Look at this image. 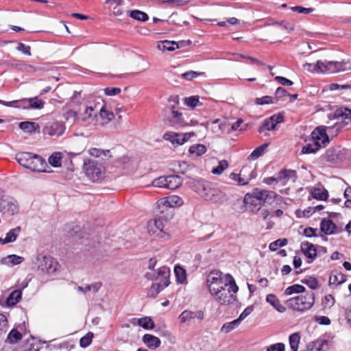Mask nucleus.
Here are the masks:
<instances>
[{"mask_svg":"<svg viewBox=\"0 0 351 351\" xmlns=\"http://www.w3.org/2000/svg\"><path fill=\"white\" fill-rule=\"evenodd\" d=\"M191 187L201 197L207 202L220 204L225 199V194L214 184L202 178L194 180Z\"/></svg>","mask_w":351,"mask_h":351,"instance_id":"obj_1","label":"nucleus"},{"mask_svg":"<svg viewBox=\"0 0 351 351\" xmlns=\"http://www.w3.org/2000/svg\"><path fill=\"white\" fill-rule=\"evenodd\" d=\"M16 160L23 167L33 171H45L47 163L40 156L31 152H20L16 154Z\"/></svg>","mask_w":351,"mask_h":351,"instance_id":"obj_2","label":"nucleus"},{"mask_svg":"<svg viewBox=\"0 0 351 351\" xmlns=\"http://www.w3.org/2000/svg\"><path fill=\"white\" fill-rule=\"evenodd\" d=\"M227 278L230 279L229 282L212 295L220 305H229L237 299L236 293L239 290L238 286L230 274H228Z\"/></svg>","mask_w":351,"mask_h":351,"instance_id":"obj_3","label":"nucleus"},{"mask_svg":"<svg viewBox=\"0 0 351 351\" xmlns=\"http://www.w3.org/2000/svg\"><path fill=\"white\" fill-rule=\"evenodd\" d=\"M315 304V293L307 291L286 300L285 304L293 311L304 313L310 310Z\"/></svg>","mask_w":351,"mask_h":351,"instance_id":"obj_4","label":"nucleus"},{"mask_svg":"<svg viewBox=\"0 0 351 351\" xmlns=\"http://www.w3.org/2000/svg\"><path fill=\"white\" fill-rule=\"evenodd\" d=\"M33 263L38 271L49 276L55 275L60 268V265L55 258L43 254H38Z\"/></svg>","mask_w":351,"mask_h":351,"instance_id":"obj_5","label":"nucleus"},{"mask_svg":"<svg viewBox=\"0 0 351 351\" xmlns=\"http://www.w3.org/2000/svg\"><path fill=\"white\" fill-rule=\"evenodd\" d=\"M79 109L78 121L97 125L99 122L98 110L100 102L88 101L81 104Z\"/></svg>","mask_w":351,"mask_h":351,"instance_id":"obj_6","label":"nucleus"},{"mask_svg":"<svg viewBox=\"0 0 351 351\" xmlns=\"http://www.w3.org/2000/svg\"><path fill=\"white\" fill-rule=\"evenodd\" d=\"M278 197V195L274 191L256 189L251 195H245L244 201L246 203L254 204V201L256 200L258 201V204L261 205L264 204H271Z\"/></svg>","mask_w":351,"mask_h":351,"instance_id":"obj_7","label":"nucleus"},{"mask_svg":"<svg viewBox=\"0 0 351 351\" xmlns=\"http://www.w3.org/2000/svg\"><path fill=\"white\" fill-rule=\"evenodd\" d=\"M230 279L227 278V274L223 278L222 272L219 271H212L206 277V286L211 295L217 293L220 289L225 287Z\"/></svg>","mask_w":351,"mask_h":351,"instance_id":"obj_8","label":"nucleus"},{"mask_svg":"<svg viewBox=\"0 0 351 351\" xmlns=\"http://www.w3.org/2000/svg\"><path fill=\"white\" fill-rule=\"evenodd\" d=\"M83 170L86 176L93 182L101 180L104 177V168L93 160H84Z\"/></svg>","mask_w":351,"mask_h":351,"instance_id":"obj_9","label":"nucleus"},{"mask_svg":"<svg viewBox=\"0 0 351 351\" xmlns=\"http://www.w3.org/2000/svg\"><path fill=\"white\" fill-rule=\"evenodd\" d=\"M170 269L168 267H160L157 271L147 272L145 278L149 280H157L160 284H167V287L170 284Z\"/></svg>","mask_w":351,"mask_h":351,"instance_id":"obj_10","label":"nucleus"},{"mask_svg":"<svg viewBox=\"0 0 351 351\" xmlns=\"http://www.w3.org/2000/svg\"><path fill=\"white\" fill-rule=\"evenodd\" d=\"M79 97H80V93L76 91L74 92L71 101L64 108V112L63 116L66 120L78 121L79 110H76L75 107L78 106Z\"/></svg>","mask_w":351,"mask_h":351,"instance_id":"obj_11","label":"nucleus"},{"mask_svg":"<svg viewBox=\"0 0 351 351\" xmlns=\"http://www.w3.org/2000/svg\"><path fill=\"white\" fill-rule=\"evenodd\" d=\"M324 73H335L351 70V63L346 61H323Z\"/></svg>","mask_w":351,"mask_h":351,"instance_id":"obj_12","label":"nucleus"},{"mask_svg":"<svg viewBox=\"0 0 351 351\" xmlns=\"http://www.w3.org/2000/svg\"><path fill=\"white\" fill-rule=\"evenodd\" d=\"M195 135V133L193 132L185 133L169 132L164 134L163 138L170 141L174 145H182Z\"/></svg>","mask_w":351,"mask_h":351,"instance_id":"obj_13","label":"nucleus"},{"mask_svg":"<svg viewBox=\"0 0 351 351\" xmlns=\"http://www.w3.org/2000/svg\"><path fill=\"white\" fill-rule=\"evenodd\" d=\"M326 128H327L324 126L317 127L311 133L312 141L320 147L322 146H326V145L329 143Z\"/></svg>","mask_w":351,"mask_h":351,"instance_id":"obj_14","label":"nucleus"},{"mask_svg":"<svg viewBox=\"0 0 351 351\" xmlns=\"http://www.w3.org/2000/svg\"><path fill=\"white\" fill-rule=\"evenodd\" d=\"M65 130L64 124L61 122L55 121L48 123L43 128V132L50 136H59L62 135Z\"/></svg>","mask_w":351,"mask_h":351,"instance_id":"obj_15","label":"nucleus"},{"mask_svg":"<svg viewBox=\"0 0 351 351\" xmlns=\"http://www.w3.org/2000/svg\"><path fill=\"white\" fill-rule=\"evenodd\" d=\"M183 204L184 201L181 197L177 195H171L160 199L158 202L157 206L159 208H160V206H162L166 211H168L169 208L176 206H180Z\"/></svg>","mask_w":351,"mask_h":351,"instance_id":"obj_16","label":"nucleus"},{"mask_svg":"<svg viewBox=\"0 0 351 351\" xmlns=\"http://www.w3.org/2000/svg\"><path fill=\"white\" fill-rule=\"evenodd\" d=\"M163 228V221L160 218L150 220L147 223L148 232L152 235L163 237L165 234Z\"/></svg>","mask_w":351,"mask_h":351,"instance_id":"obj_17","label":"nucleus"},{"mask_svg":"<svg viewBox=\"0 0 351 351\" xmlns=\"http://www.w3.org/2000/svg\"><path fill=\"white\" fill-rule=\"evenodd\" d=\"M256 176L255 169H252L250 167H244L241 169L239 178H238V184L240 186L247 185L250 181Z\"/></svg>","mask_w":351,"mask_h":351,"instance_id":"obj_18","label":"nucleus"},{"mask_svg":"<svg viewBox=\"0 0 351 351\" xmlns=\"http://www.w3.org/2000/svg\"><path fill=\"white\" fill-rule=\"evenodd\" d=\"M178 318L182 324L189 322L194 319L202 320L204 318V313L202 310L195 311L185 310L182 312Z\"/></svg>","mask_w":351,"mask_h":351,"instance_id":"obj_19","label":"nucleus"},{"mask_svg":"<svg viewBox=\"0 0 351 351\" xmlns=\"http://www.w3.org/2000/svg\"><path fill=\"white\" fill-rule=\"evenodd\" d=\"M1 211L3 214L12 216L18 213L19 206L14 199H4L1 203Z\"/></svg>","mask_w":351,"mask_h":351,"instance_id":"obj_20","label":"nucleus"},{"mask_svg":"<svg viewBox=\"0 0 351 351\" xmlns=\"http://www.w3.org/2000/svg\"><path fill=\"white\" fill-rule=\"evenodd\" d=\"M98 119L99 122L97 124L105 125L112 121L114 118V113L106 109L103 103H100L98 110Z\"/></svg>","mask_w":351,"mask_h":351,"instance_id":"obj_21","label":"nucleus"},{"mask_svg":"<svg viewBox=\"0 0 351 351\" xmlns=\"http://www.w3.org/2000/svg\"><path fill=\"white\" fill-rule=\"evenodd\" d=\"M321 231L326 235L335 234L340 231L337 230V226L330 219H323L320 223Z\"/></svg>","mask_w":351,"mask_h":351,"instance_id":"obj_22","label":"nucleus"},{"mask_svg":"<svg viewBox=\"0 0 351 351\" xmlns=\"http://www.w3.org/2000/svg\"><path fill=\"white\" fill-rule=\"evenodd\" d=\"M184 43L185 41L184 40L180 41V43L167 40H162L160 41L158 44V49L161 51H173L176 49L184 46Z\"/></svg>","mask_w":351,"mask_h":351,"instance_id":"obj_23","label":"nucleus"},{"mask_svg":"<svg viewBox=\"0 0 351 351\" xmlns=\"http://www.w3.org/2000/svg\"><path fill=\"white\" fill-rule=\"evenodd\" d=\"M300 248L304 254L311 259L309 263L312 262L317 257V250L313 244L308 241L301 243Z\"/></svg>","mask_w":351,"mask_h":351,"instance_id":"obj_24","label":"nucleus"},{"mask_svg":"<svg viewBox=\"0 0 351 351\" xmlns=\"http://www.w3.org/2000/svg\"><path fill=\"white\" fill-rule=\"evenodd\" d=\"M346 280V276L337 270L332 271L328 280L330 287L338 286L344 283Z\"/></svg>","mask_w":351,"mask_h":351,"instance_id":"obj_25","label":"nucleus"},{"mask_svg":"<svg viewBox=\"0 0 351 351\" xmlns=\"http://www.w3.org/2000/svg\"><path fill=\"white\" fill-rule=\"evenodd\" d=\"M24 258L16 254L8 255L0 260L1 264L12 267L23 263Z\"/></svg>","mask_w":351,"mask_h":351,"instance_id":"obj_26","label":"nucleus"},{"mask_svg":"<svg viewBox=\"0 0 351 351\" xmlns=\"http://www.w3.org/2000/svg\"><path fill=\"white\" fill-rule=\"evenodd\" d=\"M266 302L271 304L279 313H284L286 311L285 306L281 304L279 299L276 295L270 293L266 296Z\"/></svg>","mask_w":351,"mask_h":351,"instance_id":"obj_27","label":"nucleus"},{"mask_svg":"<svg viewBox=\"0 0 351 351\" xmlns=\"http://www.w3.org/2000/svg\"><path fill=\"white\" fill-rule=\"evenodd\" d=\"M143 342L151 349H156L160 346V340L152 335L145 334L142 338Z\"/></svg>","mask_w":351,"mask_h":351,"instance_id":"obj_28","label":"nucleus"},{"mask_svg":"<svg viewBox=\"0 0 351 351\" xmlns=\"http://www.w3.org/2000/svg\"><path fill=\"white\" fill-rule=\"evenodd\" d=\"M182 184V179L178 175H170L167 176V189L175 190L179 188Z\"/></svg>","mask_w":351,"mask_h":351,"instance_id":"obj_29","label":"nucleus"},{"mask_svg":"<svg viewBox=\"0 0 351 351\" xmlns=\"http://www.w3.org/2000/svg\"><path fill=\"white\" fill-rule=\"evenodd\" d=\"M21 228L20 226L16 227L15 228L11 229L7 234L4 239L0 238V243L2 244H5L8 243H12L16 241L17 237L19 236Z\"/></svg>","mask_w":351,"mask_h":351,"instance_id":"obj_30","label":"nucleus"},{"mask_svg":"<svg viewBox=\"0 0 351 351\" xmlns=\"http://www.w3.org/2000/svg\"><path fill=\"white\" fill-rule=\"evenodd\" d=\"M323 61L318 60L315 64L305 63L303 64V69L311 73H324Z\"/></svg>","mask_w":351,"mask_h":351,"instance_id":"obj_31","label":"nucleus"},{"mask_svg":"<svg viewBox=\"0 0 351 351\" xmlns=\"http://www.w3.org/2000/svg\"><path fill=\"white\" fill-rule=\"evenodd\" d=\"M326 341H312L308 343L306 351H326Z\"/></svg>","mask_w":351,"mask_h":351,"instance_id":"obj_32","label":"nucleus"},{"mask_svg":"<svg viewBox=\"0 0 351 351\" xmlns=\"http://www.w3.org/2000/svg\"><path fill=\"white\" fill-rule=\"evenodd\" d=\"M132 323H136L146 330L153 329L154 327V323L153 320L149 317H145L139 319H134Z\"/></svg>","mask_w":351,"mask_h":351,"instance_id":"obj_33","label":"nucleus"},{"mask_svg":"<svg viewBox=\"0 0 351 351\" xmlns=\"http://www.w3.org/2000/svg\"><path fill=\"white\" fill-rule=\"evenodd\" d=\"M206 150V147L203 144H195L189 147V153L191 156L198 157L204 154Z\"/></svg>","mask_w":351,"mask_h":351,"instance_id":"obj_34","label":"nucleus"},{"mask_svg":"<svg viewBox=\"0 0 351 351\" xmlns=\"http://www.w3.org/2000/svg\"><path fill=\"white\" fill-rule=\"evenodd\" d=\"M19 128L26 133H33L39 126L35 122L23 121L19 123Z\"/></svg>","mask_w":351,"mask_h":351,"instance_id":"obj_35","label":"nucleus"},{"mask_svg":"<svg viewBox=\"0 0 351 351\" xmlns=\"http://www.w3.org/2000/svg\"><path fill=\"white\" fill-rule=\"evenodd\" d=\"M174 273L178 283L184 284L186 282V270L182 267L176 265L174 267Z\"/></svg>","mask_w":351,"mask_h":351,"instance_id":"obj_36","label":"nucleus"},{"mask_svg":"<svg viewBox=\"0 0 351 351\" xmlns=\"http://www.w3.org/2000/svg\"><path fill=\"white\" fill-rule=\"evenodd\" d=\"M22 292L19 289L13 291L7 298V304L8 306H14L17 304L21 299Z\"/></svg>","mask_w":351,"mask_h":351,"instance_id":"obj_37","label":"nucleus"},{"mask_svg":"<svg viewBox=\"0 0 351 351\" xmlns=\"http://www.w3.org/2000/svg\"><path fill=\"white\" fill-rule=\"evenodd\" d=\"M335 119H351V110L347 108H339L334 112Z\"/></svg>","mask_w":351,"mask_h":351,"instance_id":"obj_38","label":"nucleus"},{"mask_svg":"<svg viewBox=\"0 0 351 351\" xmlns=\"http://www.w3.org/2000/svg\"><path fill=\"white\" fill-rule=\"evenodd\" d=\"M305 287L302 285L295 284L293 285L288 287L284 292V294L286 295H291L294 293H301L303 294L305 292Z\"/></svg>","mask_w":351,"mask_h":351,"instance_id":"obj_39","label":"nucleus"},{"mask_svg":"<svg viewBox=\"0 0 351 351\" xmlns=\"http://www.w3.org/2000/svg\"><path fill=\"white\" fill-rule=\"evenodd\" d=\"M280 25V26L282 27L285 29H286L288 32H291L294 30V26L285 21L278 22V21H276L274 19H269L266 21L265 25Z\"/></svg>","mask_w":351,"mask_h":351,"instance_id":"obj_40","label":"nucleus"},{"mask_svg":"<svg viewBox=\"0 0 351 351\" xmlns=\"http://www.w3.org/2000/svg\"><path fill=\"white\" fill-rule=\"evenodd\" d=\"M165 287H167V284H160L159 282L153 284L149 288L147 294L151 298H156Z\"/></svg>","mask_w":351,"mask_h":351,"instance_id":"obj_41","label":"nucleus"},{"mask_svg":"<svg viewBox=\"0 0 351 351\" xmlns=\"http://www.w3.org/2000/svg\"><path fill=\"white\" fill-rule=\"evenodd\" d=\"M129 16L138 21H146L149 19V16L145 12L138 10L130 11Z\"/></svg>","mask_w":351,"mask_h":351,"instance_id":"obj_42","label":"nucleus"},{"mask_svg":"<svg viewBox=\"0 0 351 351\" xmlns=\"http://www.w3.org/2000/svg\"><path fill=\"white\" fill-rule=\"evenodd\" d=\"M172 115H173V125L178 126H184L187 125V123L184 120L182 113L175 110V108H172Z\"/></svg>","mask_w":351,"mask_h":351,"instance_id":"obj_43","label":"nucleus"},{"mask_svg":"<svg viewBox=\"0 0 351 351\" xmlns=\"http://www.w3.org/2000/svg\"><path fill=\"white\" fill-rule=\"evenodd\" d=\"M300 341V336L298 332L293 333L289 336V342L290 348L292 350V351H298Z\"/></svg>","mask_w":351,"mask_h":351,"instance_id":"obj_44","label":"nucleus"},{"mask_svg":"<svg viewBox=\"0 0 351 351\" xmlns=\"http://www.w3.org/2000/svg\"><path fill=\"white\" fill-rule=\"evenodd\" d=\"M291 178H296L295 171L284 169L279 171L276 176V179H278V181H281L285 179H289Z\"/></svg>","mask_w":351,"mask_h":351,"instance_id":"obj_45","label":"nucleus"},{"mask_svg":"<svg viewBox=\"0 0 351 351\" xmlns=\"http://www.w3.org/2000/svg\"><path fill=\"white\" fill-rule=\"evenodd\" d=\"M312 196L319 200H325L327 199L328 193L325 189L315 188L311 192Z\"/></svg>","mask_w":351,"mask_h":351,"instance_id":"obj_46","label":"nucleus"},{"mask_svg":"<svg viewBox=\"0 0 351 351\" xmlns=\"http://www.w3.org/2000/svg\"><path fill=\"white\" fill-rule=\"evenodd\" d=\"M44 105H45V101L41 99H38V97L29 98V109L40 110V109L43 108Z\"/></svg>","mask_w":351,"mask_h":351,"instance_id":"obj_47","label":"nucleus"},{"mask_svg":"<svg viewBox=\"0 0 351 351\" xmlns=\"http://www.w3.org/2000/svg\"><path fill=\"white\" fill-rule=\"evenodd\" d=\"M61 160H62V153L60 152H55L52 154L49 159V163L54 167H59L61 166Z\"/></svg>","mask_w":351,"mask_h":351,"instance_id":"obj_48","label":"nucleus"},{"mask_svg":"<svg viewBox=\"0 0 351 351\" xmlns=\"http://www.w3.org/2000/svg\"><path fill=\"white\" fill-rule=\"evenodd\" d=\"M241 322L236 319L232 322L225 323L221 328V331L224 333H228L232 330H234L236 327H237Z\"/></svg>","mask_w":351,"mask_h":351,"instance_id":"obj_49","label":"nucleus"},{"mask_svg":"<svg viewBox=\"0 0 351 351\" xmlns=\"http://www.w3.org/2000/svg\"><path fill=\"white\" fill-rule=\"evenodd\" d=\"M22 339V335L16 329H12L7 337V340L10 343H15Z\"/></svg>","mask_w":351,"mask_h":351,"instance_id":"obj_50","label":"nucleus"},{"mask_svg":"<svg viewBox=\"0 0 351 351\" xmlns=\"http://www.w3.org/2000/svg\"><path fill=\"white\" fill-rule=\"evenodd\" d=\"M267 147V144H263L258 147H256L250 155L249 158L251 160H256L260 156H263L266 147Z\"/></svg>","mask_w":351,"mask_h":351,"instance_id":"obj_51","label":"nucleus"},{"mask_svg":"<svg viewBox=\"0 0 351 351\" xmlns=\"http://www.w3.org/2000/svg\"><path fill=\"white\" fill-rule=\"evenodd\" d=\"M273 119H271V117L266 119L264 120L263 125L259 128L258 132L262 133L264 130H273L275 129L276 125L274 121H272Z\"/></svg>","mask_w":351,"mask_h":351,"instance_id":"obj_52","label":"nucleus"},{"mask_svg":"<svg viewBox=\"0 0 351 351\" xmlns=\"http://www.w3.org/2000/svg\"><path fill=\"white\" fill-rule=\"evenodd\" d=\"M302 282L306 285L311 289H317L319 287L317 280L313 276H308L302 280Z\"/></svg>","mask_w":351,"mask_h":351,"instance_id":"obj_53","label":"nucleus"},{"mask_svg":"<svg viewBox=\"0 0 351 351\" xmlns=\"http://www.w3.org/2000/svg\"><path fill=\"white\" fill-rule=\"evenodd\" d=\"M287 243L288 241L287 239H279L271 242L269 245V248L271 251L274 252L276 251L278 247L287 245Z\"/></svg>","mask_w":351,"mask_h":351,"instance_id":"obj_54","label":"nucleus"},{"mask_svg":"<svg viewBox=\"0 0 351 351\" xmlns=\"http://www.w3.org/2000/svg\"><path fill=\"white\" fill-rule=\"evenodd\" d=\"M228 167V161L223 160L219 162L218 165L212 169V173L215 175H220Z\"/></svg>","mask_w":351,"mask_h":351,"instance_id":"obj_55","label":"nucleus"},{"mask_svg":"<svg viewBox=\"0 0 351 351\" xmlns=\"http://www.w3.org/2000/svg\"><path fill=\"white\" fill-rule=\"evenodd\" d=\"M88 153L90 155L95 156V157H99L102 155L104 156H110V150H103L97 148H90L88 150Z\"/></svg>","mask_w":351,"mask_h":351,"instance_id":"obj_56","label":"nucleus"},{"mask_svg":"<svg viewBox=\"0 0 351 351\" xmlns=\"http://www.w3.org/2000/svg\"><path fill=\"white\" fill-rule=\"evenodd\" d=\"M320 148L316 143H308L304 146L302 149V154H312L315 153Z\"/></svg>","mask_w":351,"mask_h":351,"instance_id":"obj_57","label":"nucleus"},{"mask_svg":"<svg viewBox=\"0 0 351 351\" xmlns=\"http://www.w3.org/2000/svg\"><path fill=\"white\" fill-rule=\"evenodd\" d=\"M93 334L90 332H88L86 335L82 337L80 340V346L82 348L88 347L92 342Z\"/></svg>","mask_w":351,"mask_h":351,"instance_id":"obj_58","label":"nucleus"},{"mask_svg":"<svg viewBox=\"0 0 351 351\" xmlns=\"http://www.w3.org/2000/svg\"><path fill=\"white\" fill-rule=\"evenodd\" d=\"M335 303V299L331 294H328L322 299V305L324 308H330Z\"/></svg>","mask_w":351,"mask_h":351,"instance_id":"obj_59","label":"nucleus"},{"mask_svg":"<svg viewBox=\"0 0 351 351\" xmlns=\"http://www.w3.org/2000/svg\"><path fill=\"white\" fill-rule=\"evenodd\" d=\"M199 96H191L189 97H186L184 99V104L189 107L195 108L197 106L199 103Z\"/></svg>","mask_w":351,"mask_h":351,"instance_id":"obj_60","label":"nucleus"},{"mask_svg":"<svg viewBox=\"0 0 351 351\" xmlns=\"http://www.w3.org/2000/svg\"><path fill=\"white\" fill-rule=\"evenodd\" d=\"M13 101V107L16 108H21L25 110H29V98H25L23 99L19 100H14Z\"/></svg>","mask_w":351,"mask_h":351,"instance_id":"obj_61","label":"nucleus"},{"mask_svg":"<svg viewBox=\"0 0 351 351\" xmlns=\"http://www.w3.org/2000/svg\"><path fill=\"white\" fill-rule=\"evenodd\" d=\"M167 176H160L152 181V185L155 187L167 189Z\"/></svg>","mask_w":351,"mask_h":351,"instance_id":"obj_62","label":"nucleus"},{"mask_svg":"<svg viewBox=\"0 0 351 351\" xmlns=\"http://www.w3.org/2000/svg\"><path fill=\"white\" fill-rule=\"evenodd\" d=\"M204 75V73H199L193 71H189L182 74V77L186 80H191L198 76Z\"/></svg>","mask_w":351,"mask_h":351,"instance_id":"obj_63","label":"nucleus"},{"mask_svg":"<svg viewBox=\"0 0 351 351\" xmlns=\"http://www.w3.org/2000/svg\"><path fill=\"white\" fill-rule=\"evenodd\" d=\"M266 351H285V346L283 343H276L266 348Z\"/></svg>","mask_w":351,"mask_h":351,"instance_id":"obj_64","label":"nucleus"}]
</instances>
